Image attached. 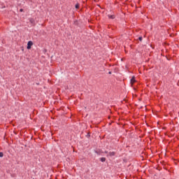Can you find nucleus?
<instances>
[{
    "label": "nucleus",
    "mask_w": 179,
    "mask_h": 179,
    "mask_svg": "<svg viewBox=\"0 0 179 179\" xmlns=\"http://www.w3.org/2000/svg\"><path fill=\"white\" fill-rule=\"evenodd\" d=\"M101 162H106V158L105 157H101Z\"/></svg>",
    "instance_id": "obj_4"
},
{
    "label": "nucleus",
    "mask_w": 179,
    "mask_h": 179,
    "mask_svg": "<svg viewBox=\"0 0 179 179\" xmlns=\"http://www.w3.org/2000/svg\"><path fill=\"white\" fill-rule=\"evenodd\" d=\"M105 153H106V154H108V151H105Z\"/></svg>",
    "instance_id": "obj_11"
},
{
    "label": "nucleus",
    "mask_w": 179,
    "mask_h": 179,
    "mask_svg": "<svg viewBox=\"0 0 179 179\" xmlns=\"http://www.w3.org/2000/svg\"><path fill=\"white\" fill-rule=\"evenodd\" d=\"M30 22H31V24H34V20L32 19V18H31V19H30Z\"/></svg>",
    "instance_id": "obj_5"
},
{
    "label": "nucleus",
    "mask_w": 179,
    "mask_h": 179,
    "mask_svg": "<svg viewBox=\"0 0 179 179\" xmlns=\"http://www.w3.org/2000/svg\"><path fill=\"white\" fill-rule=\"evenodd\" d=\"M108 17H110V18H111V19H114L115 18V16L114 15H108Z\"/></svg>",
    "instance_id": "obj_6"
},
{
    "label": "nucleus",
    "mask_w": 179,
    "mask_h": 179,
    "mask_svg": "<svg viewBox=\"0 0 179 179\" xmlns=\"http://www.w3.org/2000/svg\"><path fill=\"white\" fill-rule=\"evenodd\" d=\"M138 40H140V41H142V40H143L142 36H140V37L138 38Z\"/></svg>",
    "instance_id": "obj_9"
},
{
    "label": "nucleus",
    "mask_w": 179,
    "mask_h": 179,
    "mask_svg": "<svg viewBox=\"0 0 179 179\" xmlns=\"http://www.w3.org/2000/svg\"><path fill=\"white\" fill-rule=\"evenodd\" d=\"M79 8V4L78 3H77L76 5V8Z\"/></svg>",
    "instance_id": "obj_8"
},
{
    "label": "nucleus",
    "mask_w": 179,
    "mask_h": 179,
    "mask_svg": "<svg viewBox=\"0 0 179 179\" xmlns=\"http://www.w3.org/2000/svg\"><path fill=\"white\" fill-rule=\"evenodd\" d=\"M23 10H24L23 9H20V12H23Z\"/></svg>",
    "instance_id": "obj_10"
},
{
    "label": "nucleus",
    "mask_w": 179,
    "mask_h": 179,
    "mask_svg": "<svg viewBox=\"0 0 179 179\" xmlns=\"http://www.w3.org/2000/svg\"><path fill=\"white\" fill-rule=\"evenodd\" d=\"M31 45H33V43H32V41H30L27 43V50H30Z\"/></svg>",
    "instance_id": "obj_2"
},
{
    "label": "nucleus",
    "mask_w": 179,
    "mask_h": 179,
    "mask_svg": "<svg viewBox=\"0 0 179 179\" xmlns=\"http://www.w3.org/2000/svg\"><path fill=\"white\" fill-rule=\"evenodd\" d=\"M115 156V152H110L107 155L108 157H113Z\"/></svg>",
    "instance_id": "obj_1"
},
{
    "label": "nucleus",
    "mask_w": 179,
    "mask_h": 179,
    "mask_svg": "<svg viewBox=\"0 0 179 179\" xmlns=\"http://www.w3.org/2000/svg\"><path fill=\"white\" fill-rule=\"evenodd\" d=\"M109 73H111V72H109Z\"/></svg>",
    "instance_id": "obj_12"
},
{
    "label": "nucleus",
    "mask_w": 179,
    "mask_h": 179,
    "mask_svg": "<svg viewBox=\"0 0 179 179\" xmlns=\"http://www.w3.org/2000/svg\"><path fill=\"white\" fill-rule=\"evenodd\" d=\"M3 157V152H0V158H2Z\"/></svg>",
    "instance_id": "obj_7"
},
{
    "label": "nucleus",
    "mask_w": 179,
    "mask_h": 179,
    "mask_svg": "<svg viewBox=\"0 0 179 179\" xmlns=\"http://www.w3.org/2000/svg\"><path fill=\"white\" fill-rule=\"evenodd\" d=\"M135 82H136L135 78L133 77V78L131 79V85H132V86L134 85V83H135Z\"/></svg>",
    "instance_id": "obj_3"
}]
</instances>
